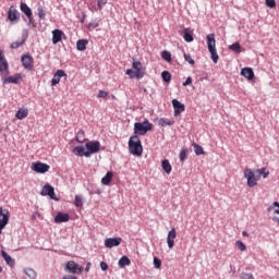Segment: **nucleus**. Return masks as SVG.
<instances>
[{"instance_id": "obj_7", "label": "nucleus", "mask_w": 279, "mask_h": 279, "mask_svg": "<svg viewBox=\"0 0 279 279\" xmlns=\"http://www.w3.org/2000/svg\"><path fill=\"white\" fill-rule=\"evenodd\" d=\"M8 223H10V210L0 207V234L3 232V228H5Z\"/></svg>"}, {"instance_id": "obj_51", "label": "nucleus", "mask_w": 279, "mask_h": 279, "mask_svg": "<svg viewBox=\"0 0 279 279\" xmlns=\"http://www.w3.org/2000/svg\"><path fill=\"white\" fill-rule=\"evenodd\" d=\"M98 26H99V22L94 21V22L89 23L87 27H88V29H96V27H98Z\"/></svg>"}, {"instance_id": "obj_26", "label": "nucleus", "mask_w": 279, "mask_h": 279, "mask_svg": "<svg viewBox=\"0 0 279 279\" xmlns=\"http://www.w3.org/2000/svg\"><path fill=\"white\" fill-rule=\"evenodd\" d=\"M112 178H114V173L111 171L107 172V174L101 179V184H104V186L110 185Z\"/></svg>"}, {"instance_id": "obj_52", "label": "nucleus", "mask_w": 279, "mask_h": 279, "mask_svg": "<svg viewBox=\"0 0 279 279\" xmlns=\"http://www.w3.org/2000/svg\"><path fill=\"white\" fill-rule=\"evenodd\" d=\"M100 268L102 271H108V264L106 262L100 263Z\"/></svg>"}, {"instance_id": "obj_47", "label": "nucleus", "mask_w": 279, "mask_h": 279, "mask_svg": "<svg viewBox=\"0 0 279 279\" xmlns=\"http://www.w3.org/2000/svg\"><path fill=\"white\" fill-rule=\"evenodd\" d=\"M183 57H184L185 62H189V64H192V66L195 64V60H193V57H191V54L184 53Z\"/></svg>"}, {"instance_id": "obj_10", "label": "nucleus", "mask_w": 279, "mask_h": 279, "mask_svg": "<svg viewBox=\"0 0 279 279\" xmlns=\"http://www.w3.org/2000/svg\"><path fill=\"white\" fill-rule=\"evenodd\" d=\"M8 19L11 21V23H19V21H21V13L19 10H16V8L10 7L8 11Z\"/></svg>"}, {"instance_id": "obj_53", "label": "nucleus", "mask_w": 279, "mask_h": 279, "mask_svg": "<svg viewBox=\"0 0 279 279\" xmlns=\"http://www.w3.org/2000/svg\"><path fill=\"white\" fill-rule=\"evenodd\" d=\"M190 84H193V78L189 76L186 81L183 83V86H190Z\"/></svg>"}, {"instance_id": "obj_32", "label": "nucleus", "mask_w": 279, "mask_h": 279, "mask_svg": "<svg viewBox=\"0 0 279 279\" xmlns=\"http://www.w3.org/2000/svg\"><path fill=\"white\" fill-rule=\"evenodd\" d=\"M76 141L78 143H86V133L84 132V130H80L77 133H76Z\"/></svg>"}, {"instance_id": "obj_15", "label": "nucleus", "mask_w": 279, "mask_h": 279, "mask_svg": "<svg viewBox=\"0 0 279 279\" xmlns=\"http://www.w3.org/2000/svg\"><path fill=\"white\" fill-rule=\"evenodd\" d=\"M132 68L137 73V80L145 77V72H143V64L136 59H133Z\"/></svg>"}, {"instance_id": "obj_2", "label": "nucleus", "mask_w": 279, "mask_h": 279, "mask_svg": "<svg viewBox=\"0 0 279 279\" xmlns=\"http://www.w3.org/2000/svg\"><path fill=\"white\" fill-rule=\"evenodd\" d=\"M207 38V49L211 56V60L215 64L219 62V54L217 53V41L215 40V34H209Z\"/></svg>"}, {"instance_id": "obj_56", "label": "nucleus", "mask_w": 279, "mask_h": 279, "mask_svg": "<svg viewBox=\"0 0 279 279\" xmlns=\"http://www.w3.org/2000/svg\"><path fill=\"white\" fill-rule=\"evenodd\" d=\"M92 264L88 262L85 267V271H90Z\"/></svg>"}, {"instance_id": "obj_50", "label": "nucleus", "mask_w": 279, "mask_h": 279, "mask_svg": "<svg viewBox=\"0 0 279 279\" xmlns=\"http://www.w3.org/2000/svg\"><path fill=\"white\" fill-rule=\"evenodd\" d=\"M267 8H276V0H265Z\"/></svg>"}, {"instance_id": "obj_6", "label": "nucleus", "mask_w": 279, "mask_h": 279, "mask_svg": "<svg viewBox=\"0 0 279 279\" xmlns=\"http://www.w3.org/2000/svg\"><path fill=\"white\" fill-rule=\"evenodd\" d=\"M40 195L48 196L50 197V199H53L54 202H59L58 196H56V190L53 189V186H51V184L46 183L40 192Z\"/></svg>"}, {"instance_id": "obj_46", "label": "nucleus", "mask_w": 279, "mask_h": 279, "mask_svg": "<svg viewBox=\"0 0 279 279\" xmlns=\"http://www.w3.org/2000/svg\"><path fill=\"white\" fill-rule=\"evenodd\" d=\"M154 267L155 269H160V267H162V260H160V258L158 257H154Z\"/></svg>"}, {"instance_id": "obj_58", "label": "nucleus", "mask_w": 279, "mask_h": 279, "mask_svg": "<svg viewBox=\"0 0 279 279\" xmlns=\"http://www.w3.org/2000/svg\"><path fill=\"white\" fill-rule=\"evenodd\" d=\"M1 271H3V267L0 266V274H1Z\"/></svg>"}, {"instance_id": "obj_14", "label": "nucleus", "mask_w": 279, "mask_h": 279, "mask_svg": "<svg viewBox=\"0 0 279 279\" xmlns=\"http://www.w3.org/2000/svg\"><path fill=\"white\" fill-rule=\"evenodd\" d=\"M172 106L174 108V117H180L184 110H186L184 104L180 102L178 99L172 100Z\"/></svg>"}, {"instance_id": "obj_33", "label": "nucleus", "mask_w": 279, "mask_h": 279, "mask_svg": "<svg viewBox=\"0 0 279 279\" xmlns=\"http://www.w3.org/2000/svg\"><path fill=\"white\" fill-rule=\"evenodd\" d=\"M24 274H26V276L29 278V279H36V270L32 269V268H26L24 270Z\"/></svg>"}, {"instance_id": "obj_13", "label": "nucleus", "mask_w": 279, "mask_h": 279, "mask_svg": "<svg viewBox=\"0 0 279 279\" xmlns=\"http://www.w3.org/2000/svg\"><path fill=\"white\" fill-rule=\"evenodd\" d=\"M177 236H178V232L175 231V228H172L168 232V236H167V245H168L169 250H173V247L175 245Z\"/></svg>"}, {"instance_id": "obj_36", "label": "nucleus", "mask_w": 279, "mask_h": 279, "mask_svg": "<svg viewBox=\"0 0 279 279\" xmlns=\"http://www.w3.org/2000/svg\"><path fill=\"white\" fill-rule=\"evenodd\" d=\"M159 125H161V128H167V125H173V121L161 118L159 119Z\"/></svg>"}, {"instance_id": "obj_41", "label": "nucleus", "mask_w": 279, "mask_h": 279, "mask_svg": "<svg viewBox=\"0 0 279 279\" xmlns=\"http://www.w3.org/2000/svg\"><path fill=\"white\" fill-rule=\"evenodd\" d=\"M161 58L166 60V62H171V52L163 50L161 52Z\"/></svg>"}, {"instance_id": "obj_1", "label": "nucleus", "mask_w": 279, "mask_h": 279, "mask_svg": "<svg viewBox=\"0 0 279 279\" xmlns=\"http://www.w3.org/2000/svg\"><path fill=\"white\" fill-rule=\"evenodd\" d=\"M129 151L133 156L143 155V144L141 143V137L138 135H133L129 140Z\"/></svg>"}, {"instance_id": "obj_59", "label": "nucleus", "mask_w": 279, "mask_h": 279, "mask_svg": "<svg viewBox=\"0 0 279 279\" xmlns=\"http://www.w3.org/2000/svg\"><path fill=\"white\" fill-rule=\"evenodd\" d=\"M33 219H36V215H33Z\"/></svg>"}, {"instance_id": "obj_16", "label": "nucleus", "mask_w": 279, "mask_h": 279, "mask_svg": "<svg viewBox=\"0 0 279 279\" xmlns=\"http://www.w3.org/2000/svg\"><path fill=\"white\" fill-rule=\"evenodd\" d=\"M61 77H66V73L64 72V70H58L52 80H51V86H58V84H60V78Z\"/></svg>"}, {"instance_id": "obj_34", "label": "nucleus", "mask_w": 279, "mask_h": 279, "mask_svg": "<svg viewBox=\"0 0 279 279\" xmlns=\"http://www.w3.org/2000/svg\"><path fill=\"white\" fill-rule=\"evenodd\" d=\"M229 49L231 51H235V53H241V44L234 43V44L229 46Z\"/></svg>"}, {"instance_id": "obj_28", "label": "nucleus", "mask_w": 279, "mask_h": 279, "mask_svg": "<svg viewBox=\"0 0 279 279\" xmlns=\"http://www.w3.org/2000/svg\"><path fill=\"white\" fill-rule=\"evenodd\" d=\"M119 267H129V265H132V260L129 259L128 256H122L118 262Z\"/></svg>"}, {"instance_id": "obj_17", "label": "nucleus", "mask_w": 279, "mask_h": 279, "mask_svg": "<svg viewBox=\"0 0 279 279\" xmlns=\"http://www.w3.org/2000/svg\"><path fill=\"white\" fill-rule=\"evenodd\" d=\"M99 147H101V144L99 142H88L86 143V149L88 150V154H97L99 151Z\"/></svg>"}, {"instance_id": "obj_44", "label": "nucleus", "mask_w": 279, "mask_h": 279, "mask_svg": "<svg viewBox=\"0 0 279 279\" xmlns=\"http://www.w3.org/2000/svg\"><path fill=\"white\" fill-rule=\"evenodd\" d=\"M22 45H25V38L21 41H15L11 44V49H19V47H22Z\"/></svg>"}, {"instance_id": "obj_43", "label": "nucleus", "mask_w": 279, "mask_h": 279, "mask_svg": "<svg viewBox=\"0 0 279 279\" xmlns=\"http://www.w3.org/2000/svg\"><path fill=\"white\" fill-rule=\"evenodd\" d=\"M186 154H189V148H182L180 153L181 162H184V160H186Z\"/></svg>"}, {"instance_id": "obj_31", "label": "nucleus", "mask_w": 279, "mask_h": 279, "mask_svg": "<svg viewBox=\"0 0 279 279\" xmlns=\"http://www.w3.org/2000/svg\"><path fill=\"white\" fill-rule=\"evenodd\" d=\"M108 3V0H98L97 1V8L95 7H89V10L92 12H95L97 10H104V5H106Z\"/></svg>"}, {"instance_id": "obj_29", "label": "nucleus", "mask_w": 279, "mask_h": 279, "mask_svg": "<svg viewBox=\"0 0 279 279\" xmlns=\"http://www.w3.org/2000/svg\"><path fill=\"white\" fill-rule=\"evenodd\" d=\"M88 45V40L86 39H80L77 43H76V49L78 51H86V46Z\"/></svg>"}, {"instance_id": "obj_39", "label": "nucleus", "mask_w": 279, "mask_h": 279, "mask_svg": "<svg viewBox=\"0 0 279 279\" xmlns=\"http://www.w3.org/2000/svg\"><path fill=\"white\" fill-rule=\"evenodd\" d=\"M193 147H194V151H195L196 156H202V154H204V148L202 146H199L198 144L194 143Z\"/></svg>"}, {"instance_id": "obj_48", "label": "nucleus", "mask_w": 279, "mask_h": 279, "mask_svg": "<svg viewBox=\"0 0 279 279\" xmlns=\"http://www.w3.org/2000/svg\"><path fill=\"white\" fill-rule=\"evenodd\" d=\"M37 12H38L39 19L45 20V16H47V13L45 12V9L38 8Z\"/></svg>"}, {"instance_id": "obj_20", "label": "nucleus", "mask_w": 279, "mask_h": 279, "mask_svg": "<svg viewBox=\"0 0 279 279\" xmlns=\"http://www.w3.org/2000/svg\"><path fill=\"white\" fill-rule=\"evenodd\" d=\"M20 9H21V12H23L25 16H27L29 22H32L33 13H32V9L27 5V3L21 2Z\"/></svg>"}, {"instance_id": "obj_22", "label": "nucleus", "mask_w": 279, "mask_h": 279, "mask_svg": "<svg viewBox=\"0 0 279 279\" xmlns=\"http://www.w3.org/2000/svg\"><path fill=\"white\" fill-rule=\"evenodd\" d=\"M71 217L69 216V214L59 213L54 217V223H66V221H69Z\"/></svg>"}, {"instance_id": "obj_5", "label": "nucleus", "mask_w": 279, "mask_h": 279, "mask_svg": "<svg viewBox=\"0 0 279 279\" xmlns=\"http://www.w3.org/2000/svg\"><path fill=\"white\" fill-rule=\"evenodd\" d=\"M0 75H2V77L10 75V64L8 63V59H5L3 50H0Z\"/></svg>"}, {"instance_id": "obj_4", "label": "nucleus", "mask_w": 279, "mask_h": 279, "mask_svg": "<svg viewBox=\"0 0 279 279\" xmlns=\"http://www.w3.org/2000/svg\"><path fill=\"white\" fill-rule=\"evenodd\" d=\"M244 178L247 180L250 189H254L258 184V180H260V177H256V171L252 169L244 170Z\"/></svg>"}, {"instance_id": "obj_19", "label": "nucleus", "mask_w": 279, "mask_h": 279, "mask_svg": "<svg viewBox=\"0 0 279 279\" xmlns=\"http://www.w3.org/2000/svg\"><path fill=\"white\" fill-rule=\"evenodd\" d=\"M73 154L75 156H85L86 158H90V153L86 151V148H84L83 146H76L73 149Z\"/></svg>"}, {"instance_id": "obj_11", "label": "nucleus", "mask_w": 279, "mask_h": 279, "mask_svg": "<svg viewBox=\"0 0 279 279\" xmlns=\"http://www.w3.org/2000/svg\"><path fill=\"white\" fill-rule=\"evenodd\" d=\"M21 60L24 69L27 71H32V69H34V57H32V54H23Z\"/></svg>"}, {"instance_id": "obj_23", "label": "nucleus", "mask_w": 279, "mask_h": 279, "mask_svg": "<svg viewBox=\"0 0 279 279\" xmlns=\"http://www.w3.org/2000/svg\"><path fill=\"white\" fill-rule=\"evenodd\" d=\"M21 74H15L4 78L2 82L3 84H19L21 82Z\"/></svg>"}, {"instance_id": "obj_21", "label": "nucleus", "mask_w": 279, "mask_h": 279, "mask_svg": "<svg viewBox=\"0 0 279 279\" xmlns=\"http://www.w3.org/2000/svg\"><path fill=\"white\" fill-rule=\"evenodd\" d=\"M62 36H64V32L60 29L52 31V45H58L62 40Z\"/></svg>"}, {"instance_id": "obj_8", "label": "nucleus", "mask_w": 279, "mask_h": 279, "mask_svg": "<svg viewBox=\"0 0 279 279\" xmlns=\"http://www.w3.org/2000/svg\"><path fill=\"white\" fill-rule=\"evenodd\" d=\"M31 169L35 171V173H47L51 169V166L37 161L32 163Z\"/></svg>"}, {"instance_id": "obj_25", "label": "nucleus", "mask_w": 279, "mask_h": 279, "mask_svg": "<svg viewBox=\"0 0 279 279\" xmlns=\"http://www.w3.org/2000/svg\"><path fill=\"white\" fill-rule=\"evenodd\" d=\"M27 114H29V110H27V108H22L17 110V112L15 113V117L20 121H23V119H27Z\"/></svg>"}, {"instance_id": "obj_45", "label": "nucleus", "mask_w": 279, "mask_h": 279, "mask_svg": "<svg viewBox=\"0 0 279 279\" xmlns=\"http://www.w3.org/2000/svg\"><path fill=\"white\" fill-rule=\"evenodd\" d=\"M74 204H75V206H77V208L84 206V202H83V199H82V196L76 195V196H75V202H74Z\"/></svg>"}, {"instance_id": "obj_27", "label": "nucleus", "mask_w": 279, "mask_h": 279, "mask_svg": "<svg viewBox=\"0 0 279 279\" xmlns=\"http://www.w3.org/2000/svg\"><path fill=\"white\" fill-rule=\"evenodd\" d=\"M183 34L185 43H193V32H191V29L184 28Z\"/></svg>"}, {"instance_id": "obj_12", "label": "nucleus", "mask_w": 279, "mask_h": 279, "mask_svg": "<svg viewBox=\"0 0 279 279\" xmlns=\"http://www.w3.org/2000/svg\"><path fill=\"white\" fill-rule=\"evenodd\" d=\"M123 239L121 238H107L105 240V247L108 250H112V247H119L121 245Z\"/></svg>"}, {"instance_id": "obj_54", "label": "nucleus", "mask_w": 279, "mask_h": 279, "mask_svg": "<svg viewBox=\"0 0 279 279\" xmlns=\"http://www.w3.org/2000/svg\"><path fill=\"white\" fill-rule=\"evenodd\" d=\"M242 279H254L253 274H243Z\"/></svg>"}, {"instance_id": "obj_49", "label": "nucleus", "mask_w": 279, "mask_h": 279, "mask_svg": "<svg viewBox=\"0 0 279 279\" xmlns=\"http://www.w3.org/2000/svg\"><path fill=\"white\" fill-rule=\"evenodd\" d=\"M97 97H98V99H106V97H108V92L99 90Z\"/></svg>"}, {"instance_id": "obj_38", "label": "nucleus", "mask_w": 279, "mask_h": 279, "mask_svg": "<svg viewBox=\"0 0 279 279\" xmlns=\"http://www.w3.org/2000/svg\"><path fill=\"white\" fill-rule=\"evenodd\" d=\"M126 75H129L131 80H138V73L132 69L126 70Z\"/></svg>"}, {"instance_id": "obj_24", "label": "nucleus", "mask_w": 279, "mask_h": 279, "mask_svg": "<svg viewBox=\"0 0 279 279\" xmlns=\"http://www.w3.org/2000/svg\"><path fill=\"white\" fill-rule=\"evenodd\" d=\"M241 75L246 80H254V70L252 68H244L241 70Z\"/></svg>"}, {"instance_id": "obj_9", "label": "nucleus", "mask_w": 279, "mask_h": 279, "mask_svg": "<svg viewBox=\"0 0 279 279\" xmlns=\"http://www.w3.org/2000/svg\"><path fill=\"white\" fill-rule=\"evenodd\" d=\"M65 271H69V274H82L84 267L80 266L75 260H70L65 265Z\"/></svg>"}, {"instance_id": "obj_35", "label": "nucleus", "mask_w": 279, "mask_h": 279, "mask_svg": "<svg viewBox=\"0 0 279 279\" xmlns=\"http://www.w3.org/2000/svg\"><path fill=\"white\" fill-rule=\"evenodd\" d=\"M274 208H276L275 215H279V203L278 202H274L272 205L267 208V211L271 213V210H274Z\"/></svg>"}, {"instance_id": "obj_55", "label": "nucleus", "mask_w": 279, "mask_h": 279, "mask_svg": "<svg viewBox=\"0 0 279 279\" xmlns=\"http://www.w3.org/2000/svg\"><path fill=\"white\" fill-rule=\"evenodd\" d=\"M63 279H77V277L72 275H66V276H63Z\"/></svg>"}, {"instance_id": "obj_42", "label": "nucleus", "mask_w": 279, "mask_h": 279, "mask_svg": "<svg viewBox=\"0 0 279 279\" xmlns=\"http://www.w3.org/2000/svg\"><path fill=\"white\" fill-rule=\"evenodd\" d=\"M235 246L238 247V250H240V252H245V250H247V246H245V243H243L240 240L235 242Z\"/></svg>"}, {"instance_id": "obj_3", "label": "nucleus", "mask_w": 279, "mask_h": 279, "mask_svg": "<svg viewBox=\"0 0 279 279\" xmlns=\"http://www.w3.org/2000/svg\"><path fill=\"white\" fill-rule=\"evenodd\" d=\"M151 130H154V124H151V122H149L148 120L134 123L135 136H145V134L151 132Z\"/></svg>"}, {"instance_id": "obj_40", "label": "nucleus", "mask_w": 279, "mask_h": 279, "mask_svg": "<svg viewBox=\"0 0 279 279\" xmlns=\"http://www.w3.org/2000/svg\"><path fill=\"white\" fill-rule=\"evenodd\" d=\"M161 77L163 82H167V83L171 82V73L169 71H163L161 73Z\"/></svg>"}, {"instance_id": "obj_30", "label": "nucleus", "mask_w": 279, "mask_h": 279, "mask_svg": "<svg viewBox=\"0 0 279 279\" xmlns=\"http://www.w3.org/2000/svg\"><path fill=\"white\" fill-rule=\"evenodd\" d=\"M161 167H162L163 171L168 174L171 173V171L173 170V168L171 167V163L169 162L168 159H165L161 161Z\"/></svg>"}, {"instance_id": "obj_18", "label": "nucleus", "mask_w": 279, "mask_h": 279, "mask_svg": "<svg viewBox=\"0 0 279 279\" xmlns=\"http://www.w3.org/2000/svg\"><path fill=\"white\" fill-rule=\"evenodd\" d=\"M1 256L5 260L7 265L11 267V269H14V266L16 265V260H14L12 256L8 255L5 251H1Z\"/></svg>"}, {"instance_id": "obj_37", "label": "nucleus", "mask_w": 279, "mask_h": 279, "mask_svg": "<svg viewBox=\"0 0 279 279\" xmlns=\"http://www.w3.org/2000/svg\"><path fill=\"white\" fill-rule=\"evenodd\" d=\"M255 173L263 175L264 180L269 175V171H267V168L257 169L255 170Z\"/></svg>"}, {"instance_id": "obj_57", "label": "nucleus", "mask_w": 279, "mask_h": 279, "mask_svg": "<svg viewBox=\"0 0 279 279\" xmlns=\"http://www.w3.org/2000/svg\"><path fill=\"white\" fill-rule=\"evenodd\" d=\"M242 235H244V236H250V233H247V231H243V232H242Z\"/></svg>"}]
</instances>
